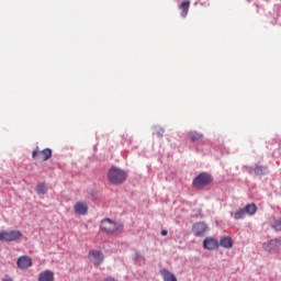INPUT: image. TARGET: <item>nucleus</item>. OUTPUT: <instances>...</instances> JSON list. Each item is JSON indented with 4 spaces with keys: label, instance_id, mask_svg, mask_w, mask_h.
I'll return each instance as SVG.
<instances>
[{
    "label": "nucleus",
    "instance_id": "nucleus-7",
    "mask_svg": "<svg viewBox=\"0 0 281 281\" xmlns=\"http://www.w3.org/2000/svg\"><path fill=\"white\" fill-rule=\"evenodd\" d=\"M74 212L78 216H85L89 212V205L85 201H79L74 205Z\"/></svg>",
    "mask_w": 281,
    "mask_h": 281
},
{
    "label": "nucleus",
    "instance_id": "nucleus-14",
    "mask_svg": "<svg viewBox=\"0 0 281 281\" xmlns=\"http://www.w3.org/2000/svg\"><path fill=\"white\" fill-rule=\"evenodd\" d=\"M252 170L257 177H265V175H269L267 166L256 165Z\"/></svg>",
    "mask_w": 281,
    "mask_h": 281
},
{
    "label": "nucleus",
    "instance_id": "nucleus-6",
    "mask_svg": "<svg viewBox=\"0 0 281 281\" xmlns=\"http://www.w3.org/2000/svg\"><path fill=\"white\" fill-rule=\"evenodd\" d=\"M33 159H38L40 161H47L52 159V150L49 148H45L43 150H38V147L32 153Z\"/></svg>",
    "mask_w": 281,
    "mask_h": 281
},
{
    "label": "nucleus",
    "instance_id": "nucleus-17",
    "mask_svg": "<svg viewBox=\"0 0 281 281\" xmlns=\"http://www.w3.org/2000/svg\"><path fill=\"white\" fill-rule=\"evenodd\" d=\"M190 142H203V134L199 132H190L188 134Z\"/></svg>",
    "mask_w": 281,
    "mask_h": 281
},
{
    "label": "nucleus",
    "instance_id": "nucleus-16",
    "mask_svg": "<svg viewBox=\"0 0 281 281\" xmlns=\"http://www.w3.org/2000/svg\"><path fill=\"white\" fill-rule=\"evenodd\" d=\"M160 274L162 276L165 281H177V277L168 269L160 270Z\"/></svg>",
    "mask_w": 281,
    "mask_h": 281
},
{
    "label": "nucleus",
    "instance_id": "nucleus-8",
    "mask_svg": "<svg viewBox=\"0 0 281 281\" xmlns=\"http://www.w3.org/2000/svg\"><path fill=\"white\" fill-rule=\"evenodd\" d=\"M192 232L194 236H198V237L205 236V232H207V224L203 222L195 223L193 225Z\"/></svg>",
    "mask_w": 281,
    "mask_h": 281
},
{
    "label": "nucleus",
    "instance_id": "nucleus-20",
    "mask_svg": "<svg viewBox=\"0 0 281 281\" xmlns=\"http://www.w3.org/2000/svg\"><path fill=\"white\" fill-rule=\"evenodd\" d=\"M35 192H37L38 194H47V187L44 183H38L35 187Z\"/></svg>",
    "mask_w": 281,
    "mask_h": 281
},
{
    "label": "nucleus",
    "instance_id": "nucleus-5",
    "mask_svg": "<svg viewBox=\"0 0 281 281\" xmlns=\"http://www.w3.org/2000/svg\"><path fill=\"white\" fill-rule=\"evenodd\" d=\"M88 259L94 267H100L104 262V254L100 250H90L88 254Z\"/></svg>",
    "mask_w": 281,
    "mask_h": 281
},
{
    "label": "nucleus",
    "instance_id": "nucleus-19",
    "mask_svg": "<svg viewBox=\"0 0 281 281\" xmlns=\"http://www.w3.org/2000/svg\"><path fill=\"white\" fill-rule=\"evenodd\" d=\"M271 227H272V229H274V232H281V217L273 218V221L271 223Z\"/></svg>",
    "mask_w": 281,
    "mask_h": 281
},
{
    "label": "nucleus",
    "instance_id": "nucleus-9",
    "mask_svg": "<svg viewBox=\"0 0 281 281\" xmlns=\"http://www.w3.org/2000/svg\"><path fill=\"white\" fill-rule=\"evenodd\" d=\"M220 244L214 237H206L203 240V248L207 249L209 251H214V249H218Z\"/></svg>",
    "mask_w": 281,
    "mask_h": 281
},
{
    "label": "nucleus",
    "instance_id": "nucleus-10",
    "mask_svg": "<svg viewBox=\"0 0 281 281\" xmlns=\"http://www.w3.org/2000/svg\"><path fill=\"white\" fill-rule=\"evenodd\" d=\"M18 269H30L32 267V258L27 256H21L16 261Z\"/></svg>",
    "mask_w": 281,
    "mask_h": 281
},
{
    "label": "nucleus",
    "instance_id": "nucleus-18",
    "mask_svg": "<svg viewBox=\"0 0 281 281\" xmlns=\"http://www.w3.org/2000/svg\"><path fill=\"white\" fill-rule=\"evenodd\" d=\"M246 214H248L249 216H254V214H256V212H258V206H256V204H247L244 207Z\"/></svg>",
    "mask_w": 281,
    "mask_h": 281
},
{
    "label": "nucleus",
    "instance_id": "nucleus-3",
    "mask_svg": "<svg viewBox=\"0 0 281 281\" xmlns=\"http://www.w3.org/2000/svg\"><path fill=\"white\" fill-rule=\"evenodd\" d=\"M23 236L19 229H2L0 232V243H16Z\"/></svg>",
    "mask_w": 281,
    "mask_h": 281
},
{
    "label": "nucleus",
    "instance_id": "nucleus-1",
    "mask_svg": "<svg viewBox=\"0 0 281 281\" xmlns=\"http://www.w3.org/2000/svg\"><path fill=\"white\" fill-rule=\"evenodd\" d=\"M126 171L117 167H112L108 171V180L112 186H122L126 181Z\"/></svg>",
    "mask_w": 281,
    "mask_h": 281
},
{
    "label": "nucleus",
    "instance_id": "nucleus-12",
    "mask_svg": "<svg viewBox=\"0 0 281 281\" xmlns=\"http://www.w3.org/2000/svg\"><path fill=\"white\" fill-rule=\"evenodd\" d=\"M180 15L186 19L188 16V12H190V0H184L179 5Z\"/></svg>",
    "mask_w": 281,
    "mask_h": 281
},
{
    "label": "nucleus",
    "instance_id": "nucleus-13",
    "mask_svg": "<svg viewBox=\"0 0 281 281\" xmlns=\"http://www.w3.org/2000/svg\"><path fill=\"white\" fill-rule=\"evenodd\" d=\"M37 281H54V272L44 270L40 273Z\"/></svg>",
    "mask_w": 281,
    "mask_h": 281
},
{
    "label": "nucleus",
    "instance_id": "nucleus-22",
    "mask_svg": "<svg viewBox=\"0 0 281 281\" xmlns=\"http://www.w3.org/2000/svg\"><path fill=\"white\" fill-rule=\"evenodd\" d=\"M1 281H14V279H12V277L10 276H4Z\"/></svg>",
    "mask_w": 281,
    "mask_h": 281
},
{
    "label": "nucleus",
    "instance_id": "nucleus-4",
    "mask_svg": "<svg viewBox=\"0 0 281 281\" xmlns=\"http://www.w3.org/2000/svg\"><path fill=\"white\" fill-rule=\"evenodd\" d=\"M210 183H212V176H210V173L202 172L193 179V187L198 190L205 188V186H210Z\"/></svg>",
    "mask_w": 281,
    "mask_h": 281
},
{
    "label": "nucleus",
    "instance_id": "nucleus-23",
    "mask_svg": "<svg viewBox=\"0 0 281 281\" xmlns=\"http://www.w3.org/2000/svg\"><path fill=\"white\" fill-rule=\"evenodd\" d=\"M161 236H168V231L166 229L161 231Z\"/></svg>",
    "mask_w": 281,
    "mask_h": 281
},
{
    "label": "nucleus",
    "instance_id": "nucleus-15",
    "mask_svg": "<svg viewBox=\"0 0 281 281\" xmlns=\"http://www.w3.org/2000/svg\"><path fill=\"white\" fill-rule=\"evenodd\" d=\"M218 245L224 249H232L234 247V240H232V237H223Z\"/></svg>",
    "mask_w": 281,
    "mask_h": 281
},
{
    "label": "nucleus",
    "instance_id": "nucleus-11",
    "mask_svg": "<svg viewBox=\"0 0 281 281\" xmlns=\"http://www.w3.org/2000/svg\"><path fill=\"white\" fill-rule=\"evenodd\" d=\"M278 247H280V240L271 239L270 241L263 243L262 248L265 251H278Z\"/></svg>",
    "mask_w": 281,
    "mask_h": 281
},
{
    "label": "nucleus",
    "instance_id": "nucleus-2",
    "mask_svg": "<svg viewBox=\"0 0 281 281\" xmlns=\"http://www.w3.org/2000/svg\"><path fill=\"white\" fill-rule=\"evenodd\" d=\"M100 228L105 234H120L124 229V224L111 221V218H104L101 222Z\"/></svg>",
    "mask_w": 281,
    "mask_h": 281
},
{
    "label": "nucleus",
    "instance_id": "nucleus-21",
    "mask_svg": "<svg viewBox=\"0 0 281 281\" xmlns=\"http://www.w3.org/2000/svg\"><path fill=\"white\" fill-rule=\"evenodd\" d=\"M247 212L245 211V209H239L236 213H235V221H240L241 218H245Z\"/></svg>",
    "mask_w": 281,
    "mask_h": 281
}]
</instances>
